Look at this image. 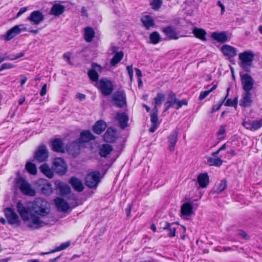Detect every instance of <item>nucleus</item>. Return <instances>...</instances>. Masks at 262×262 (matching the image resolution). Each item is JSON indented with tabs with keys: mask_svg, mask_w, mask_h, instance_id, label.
Returning a JSON list of instances; mask_svg holds the SVG:
<instances>
[{
	"mask_svg": "<svg viewBox=\"0 0 262 262\" xmlns=\"http://www.w3.org/2000/svg\"><path fill=\"white\" fill-rule=\"evenodd\" d=\"M17 212L27 226L32 229H37L47 225L41 217L50 212V204L45 200L36 198L32 203L31 209L36 214L30 213L28 209L20 202L16 205Z\"/></svg>",
	"mask_w": 262,
	"mask_h": 262,
	"instance_id": "f257e3e1",
	"label": "nucleus"
},
{
	"mask_svg": "<svg viewBox=\"0 0 262 262\" xmlns=\"http://www.w3.org/2000/svg\"><path fill=\"white\" fill-rule=\"evenodd\" d=\"M240 66L246 71H249L252 67L254 54L250 51H245L239 54Z\"/></svg>",
	"mask_w": 262,
	"mask_h": 262,
	"instance_id": "f03ea898",
	"label": "nucleus"
},
{
	"mask_svg": "<svg viewBox=\"0 0 262 262\" xmlns=\"http://www.w3.org/2000/svg\"><path fill=\"white\" fill-rule=\"evenodd\" d=\"M16 185L21 192L26 195L34 196L36 191L31 185L23 178H19L16 181Z\"/></svg>",
	"mask_w": 262,
	"mask_h": 262,
	"instance_id": "7ed1b4c3",
	"label": "nucleus"
},
{
	"mask_svg": "<svg viewBox=\"0 0 262 262\" xmlns=\"http://www.w3.org/2000/svg\"><path fill=\"white\" fill-rule=\"evenodd\" d=\"M115 106L122 108L126 105V94L124 91H118L112 96Z\"/></svg>",
	"mask_w": 262,
	"mask_h": 262,
	"instance_id": "20e7f679",
	"label": "nucleus"
},
{
	"mask_svg": "<svg viewBox=\"0 0 262 262\" xmlns=\"http://www.w3.org/2000/svg\"><path fill=\"white\" fill-rule=\"evenodd\" d=\"M100 176L98 171L90 173L85 177V185L89 188H96L99 182Z\"/></svg>",
	"mask_w": 262,
	"mask_h": 262,
	"instance_id": "39448f33",
	"label": "nucleus"
},
{
	"mask_svg": "<svg viewBox=\"0 0 262 262\" xmlns=\"http://www.w3.org/2000/svg\"><path fill=\"white\" fill-rule=\"evenodd\" d=\"M241 83L244 92H251L254 85V80L252 77L247 73L241 76Z\"/></svg>",
	"mask_w": 262,
	"mask_h": 262,
	"instance_id": "423d86ee",
	"label": "nucleus"
},
{
	"mask_svg": "<svg viewBox=\"0 0 262 262\" xmlns=\"http://www.w3.org/2000/svg\"><path fill=\"white\" fill-rule=\"evenodd\" d=\"M52 168L55 172L61 175L64 174L67 171L64 160L61 158H56L53 162Z\"/></svg>",
	"mask_w": 262,
	"mask_h": 262,
	"instance_id": "0eeeda50",
	"label": "nucleus"
},
{
	"mask_svg": "<svg viewBox=\"0 0 262 262\" xmlns=\"http://www.w3.org/2000/svg\"><path fill=\"white\" fill-rule=\"evenodd\" d=\"M166 104H170L172 107L176 105V108L179 110L183 105H187L188 101L185 99L179 100L176 96V95L171 92L168 95V100Z\"/></svg>",
	"mask_w": 262,
	"mask_h": 262,
	"instance_id": "6e6552de",
	"label": "nucleus"
},
{
	"mask_svg": "<svg viewBox=\"0 0 262 262\" xmlns=\"http://www.w3.org/2000/svg\"><path fill=\"white\" fill-rule=\"evenodd\" d=\"M242 124L246 129L255 131L262 126V118L259 120H243Z\"/></svg>",
	"mask_w": 262,
	"mask_h": 262,
	"instance_id": "1a4fd4ad",
	"label": "nucleus"
},
{
	"mask_svg": "<svg viewBox=\"0 0 262 262\" xmlns=\"http://www.w3.org/2000/svg\"><path fill=\"white\" fill-rule=\"evenodd\" d=\"M27 28L24 25H16L9 30L4 36L6 40H10L21 31H26Z\"/></svg>",
	"mask_w": 262,
	"mask_h": 262,
	"instance_id": "9d476101",
	"label": "nucleus"
},
{
	"mask_svg": "<svg viewBox=\"0 0 262 262\" xmlns=\"http://www.w3.org/2000/svg\"><path fill=\"white\" fill-rule=\"evenodd\" d=\"M99 89L105 96L110 95L114 90L112 83L107 79H101L99 81Z\"/></svg>",
	"mask_w": 262,
	"mask_h": 262,
	"instance_id": "9b49d317",
	"label": "nucleus"
},
{
	"mask_svg": "<svg viewBox=\"0 0 262 262\" xmlns=\"http://www.w3.org/2000/svg\"><path fill=\"white\" fill-rule=\"evenodd\" d=\"M5 216L8 222L11 225H19V217L16 212L12 209L7 208L5 209Z\"/></svg>",
	"mask_w": 262,
	"mask_h": 262,
	"instance_id": "f8f14e48",
	"label": "nucleus"
},
{
	"mask_svg": "<svg viewBox=\"0 0 262 262\" xmlns=\"http://www.w3.org/2000/svg\"><path fill=\"white\" fill-rule=\"evenodd\" d=\"M33 25H39L44 19V15L42 12L38 10L33 11L27 18Z\"/></svg>",
	"mask_w": 262,
	"mask_h": 262,
	"instance_id": "ddd939ff",
	"label": "nucleus"
},
{
	"mask_svg": "<svg viewBox=\"0 0 262 262\" xmlns=\"http://www.w3.org/2000/svg\"><path fill=\"white\" fill-rule=\"evenodd\" d=\"M37 184L39 187L42 193L49 195L52 192V185L48 180L43 179H39L37 181Z\"/></svg>",
	"mask_w": 262,
	"mask_h": 262,
	"instance_id": "4468645a",
	"label": "nucleus"
},
{
	"mask_svg": "<svg viewBox=\"0 0 262 262\" xmlns=\"http://www.w3.org/2000/svg\"><path fill=\"white\" fill-rule=\"evenodd\" d=\"M48 152L45 146H39L35 152L34 158L38 162H43L47 160Z\"/></svg>",
	"mask_w": 262,
	"mask_h": 262,
	"instance_id": "2eb2a0df",
	"label": "nucleus"
},
{
	"mask_svg": "<svg viewBox=\"0 0 262 262\" xmlns=\"http://www.w3.org/2000/svg\"><path fill=\"white\" fill-rule=\"evenodd\" d=\"M253 102L252 94L251 92H244L242 94V98L239 105L245 107H250Z\"/></svg>",
	"mask_w": 262,
	"mask_h": 262,
	"instance_id": "dca6fc26",
	"label": "nucleus"
},
{
	"mask_svg": "<svg viewBox=\"0 0 262 262\" xmlns=\"http://www.w3.org/2000/svg\"><path fill=\"white\" fill-rule=\"evenodd\" d=\"M221 50L224 55L228 58H232L237 54L236 49L234 47L228 45H223L221 47Z\"/></svg>",
	"mask_w": 262,
	"mask_h": 262,
	"instance_id": "f3484780",
	"label": "nucleus"
},
{
	"mask_svg": "<svg viewBox=\"0 0 262 262\" xmlns=\"http://www.w3.org/2000/svg\"><path fill=\"white\" fill-rule=\"evenodd\" d=\"M55 185L56 188L59 190V193L60 195H66L70 192V187L66 183L56 181L55 182Z\"/></svg>",
	"mask_w": 262,
	"mask_h": 262,
	"instance_id": "a211bd4d",
	"label": "nucleus"
},
{
	"mask_svg": "<svg viewBox=\"0 0 262 262\" xmlns=\"http://www.w3.org/2000/svg\"><path fill=\"white\" fill-rule=\"evenodd\" d=\"M174 223L170 224L168 222L161 223V228L168 232V236L172 237L176 235V228L174 227Z\"/></svg>",
	"mask_w": 262,
	"mask_h": 262,
	"instance_id": "6ab92c4d",
	"label": "nucleus"
},
{
	"mask_svg": "<svg viewBox=\"0 0 262 262\" xmlns=\"http://www.w3.org/2000/svg\"><path fill=\"white\" fill-rule=\"evenodd\" d=\"M162 31L169 39H177L179 38L178 33L175 29L171 26L163 28Z\"/></svg>",
	"mask_w": 262,
	"mask_h": 262,
	"instance_id": "aec40b11",
	"label": "nucleus"
},
{
	"mask_svg": "<svg viewBox=\"0 0 262 262\" xmlns=\"http://www.w3.org/2000/svg\"><path fill=\"white\" fill-rule=\"evenodd\" d=\"M178 134V129H176L171 133L168 138V142L169 143V149L170 151L174 150V146L177 142Z\"/></svg>",
	"mask_w": 262,
	"mask_h": 262,
	"instance_id": "412c9836",
	"label": "nucleus"
},
{
	"mask_svg": "<svg viewBox=\"0 0 262 262\" xmlns=\"http://www.w3.org/2000/svg\"><path fill=\"white\" fill-rule=\"evenodd\" d=\"M54 202L58 210L62 212H66L68 210L69 205L64 199L57 198L55 199Z\"/></svg>",
	"mask_w": 262,
	"mask_h": 262,
	"instance_id": "4be33fe9",
	"label": "nucleus"
},
{
	"mask_svg": "<svg viewBox=\"0 0 262 262\" xmlns=\"http://www.w3.org/2000/svg\"><path fill=\"white\" fill-rule=\"evenodd\" d=\"M116 138V130L112 128H108L103 136L104 141L107 142H113Z\"/></svg>",
	"mask_w": 262,
	"mask_h": 262,
	"instance_id": "5701e85b",
	"label": "nucleus"
},
{
	"mask_svg": "<svg viewBox=\"0 0 262 262\" xmlns=\"http://www.w3.org/2000/svg\"><path fill=\"white\" fill-rule=\"evenodd\" d=\"M116 119L118 120L120 127L122 129L127 126V122L128 118L125 113H118L116 116Z\"/></svg>",
	"mask_w": 262,
	"mask_h": 262,
	"instance_id": "b1692460",
	"label": "nucleus"
},
{
	"mask_svg": "<svg viewBox=\"0 0 262 262\" xmlns=\"http://www.w3.org/2000/svg\"><path fill=\"white\" fill-rule=\"evenodd\" d=\"M65 11V7L59 4H55L51 8L50 14L56 16L61 15Z\"/></svg>",
	"mask_w": 262,
	"mask_h": 262,
	"instance_id": "393cba45",
	"label": "nucleus"
},
{
	"mask_svg": "<svg viewBox=\"0 0 262 262\" xmlns=\"http://www.w3.org/2000/svg\"><path fill=\"white\" fill-rule=\"evenodd\" d=\"M197 181L201 188H206L209 183V176L207 173H201L197 178Z\"/></svg>",
	"mask_w": 262,
	"mask_h": 262,
	"instance_id": "a878e982",
	"label": "nucleus"
},
{
	"mask_svg": "<svg viewBox=\"0 0 262 262\" xmlns=\"http://www.w3.org/2000/svg\"><path fill=\"white\" fill-rule=\"evenodd\" d=\"M106 123L103 120L98 121L93 127L94 132L97 134H101L106 128Z\"/></svg>",
	"mask_w": 262,
	"mask_h": 262,
	"instance_id": "bb28decb",
	"label": "nucleus"
},
{
	"mask_svg": "<svg viewBox=\"0 0 262 262\" xmlns=\"http://www.w3.org/2000/svg\"><path fill=\"white\" fill-rule=\"evenodd\" d=\"M211 37L214 40L222 43L225 42L228 40L227 33L224 32H213L211 34Z\"/></svg>",
	"mask_w": 262,
	"mask_h": 262,
	"instance_id": "cd10ccee",
	"label": "nucleus"
},
{
	"mask_svg": "<svg viewBox=\"0 0 262 262\" xmlns=\"http://www.w3.org/2000/svg\"><path fill=\"white\" fill-rule=\"evenodd\" d=\"M95 32L94 29L91 27H86L84 30V38L88 42H90L92 41Z\"/></svg>",
	"mask_w": 262,
	"mask_h": 262,
	"instance_id": "c85d7f7f",
	"label": "nucleus"
},
{
	"mask_svg": "<svg viewBox=\"0 0 262 262\" xmlns=\"http://www.w3.org/2000/svg\"><path fill=\"white\" fill-rule=\"evenodd\" d=\"M165 96L162 93H158L154 100V108L152 111L158 112V107L164 101Z\"/></svg>",
	"mask_w": 262,
	"mask_h": 262,
	"instance_id": "c756f323",
	"label": "nucleus"
},
{
	"mask_svg": "<svg viewBox=\"0 0 262 262\" xmlns=\"http://www.w3.org/2000/svg\"><path fill=\"white\" fill-rule=\"evenodd\" d=\"M70 183L73 188L77 191L81 192L83 190V184L79 179L73 177L70 179Z\"/></svg>",
	"mask_w": 262,
	"mask_h": 262,
	"instance_id": "7c9ffc66",
	"label": "nucleus"
},
{
	"mask_svg": "<svg viewBox=\"0 0 262 262\" xmlns=\"http://www.w3.org/2000/svg\"><path fill=\"white\" fill-rule=\"evenodd\" d=\"M113 150L111 145L104 144L101 145L99 148V154L101 157H106Z\"/></svg>",
	"mask_w": 262,
	"mask_h": 262,
	"instance_id": "2f4dec72",
	"label": "nucleus"
},
{
	"mask_svg": "<svg viewBox=\"0 0 262 262\" xmlns=\"http://www.w3.org/2000/svg\"><path fill=\"white\" fill-rule=\"evenodd\" d=\"M193 206L189 203L183 204L181 208V212L183 215L189 216L193 213Z\"/></svg>",
	"mask_w": 262,
	"mask_h": 262,
	"instance_id": "473e14b6",
	"label": "nucleus"
},
{
	"mask_svg": "<svg viewBox=\"0 0 262 262\" xmlns=\"http://www.w3.org/2000/svg\"><path fill=\"white\" fill-rule=\"evenodd\" d=\"M227 188V181L222 180L219 183L216 184L212 190V193H220Z\"/></svg>",
	"mask_w": 262,
	"mask_h": 262,
	"instance_id": "72a5a7b5",
	"label": "nucleus"
},
{
	"mask_svg": "<svg viewBox=\"0 0 262 262\" xmlns=\"http://www.w3.org/2000/svg\"><path fill=\"white\" fill-rule=\"evenodd\" d=\"M192 33L194 35L195 37L203 41H205L206 40V32L204 29L202 28H194L193 29Z\"/></svg>",
	"mask_w": 262,
	"mask_h": 262,
	"instance_id": "f704fd0d",
	"label": "nucleus"
},
{
	"mask_svg": "<svg viewBox=\"0 0 262 262\" xmlns=\"http://www.w3.org/2000/svg\"><path fill=\"white\" fill-rule=\"evenodd\" d=\"M141 20L146 29H149L150 27L154 26V19L148 15L143 16Z\"/></svg>",
	"mask_w": 262,
	"mask_h": 262,
	"instance_id": "c9c22d12",
	"label": "nucleus"
},
{
	"mask_svg": "<svg viewBox=\"0 0 262 262\" xmlns=\"http://www.w3.org/2000/svg\"><path fill=\"white\" fill-rule=\"evenodd\" d=\"M95 139L94 136L90 131H84L81 132L79 140L83 142H87Z\"/></svg>",
	"mask_w": 262,
	"mask_h": 262,
	"instance_id": "e433bc0d",
	"label": "nucleus"
},
{
	"mask_svg": "<svg viewBox=\"0 0 262 262\" xmlns=\"http://www.w3.org/2000/svg\"><path fill=\"white\" fill-rule=\"evenodd\" d=\"M40 171L48 178H52L54 177V173L50 168L48 165L45 163L40 167Z\"/></svg>",
	"mask_w": 262,
	"mask_h": 262,
	"instance_id": "4c0bfd02",
	"label": "nucleus"
},
{
	"mask_svg": "<svg viewBox=\"0 0 262 262\" xmlns=\"http://www.w3.org/2000/svg\"><path fill=\"white\" fill-rule=\"evenodd\" d=\"M53 149L57 152L63 151V144L60 139H55L52 143Z\"/></svg>",
	"mask_w": 262,
	"mask_h": 262,
	"instance_id": "58836bf2",
	"label": "nucleus"
},
{
	"mask_svg": "<svg viewBox=\"0 0 262 262\" xmlns=\"http://www.w3.org/2000/svg\"><path fill=\"white\" fill-rule=\"evenodd\" d=\"M123 56L122 51L116 52L110 62L111 65L113 67L116 66L122 60Z\"/></svg>",
	"mask_w": 262,
	"mask_h": 262,
	"instance_id": "ea45409f",
	"label": "nucleus"
},
{
	"mask_svg": "<svg viewBox=\"0 0 262 262\" xmlns=\"http://www.w3.org/2000/svg\"><path fill=\"white\" fill-rule=\"evenodd\" d=\"M207 163L210 166L220 167L222 165L223 161L220 158L209 157L207 158Z\"/></svg>",
	"mask_w": 262,
	"mask_h": 262,
	"instance_id": "a19ab883",
	"label": "nucleus"
},
{
	"mask_svg": "<svg viewBox=\"0 0 262 262\" xmlns=\"http://www.w3.org/2000/svg\"><path fill=\"white\" fill-rule=\"evenodd\" d=\"M70 243L69 242L62 243L59 246L56 247L55 249L52 250L50 252L41 253V255L49 254L50 253H54L57 251H59L64 250L66 248H67V247H68L70 246Z\"/></svg>",
	"mask_w": 262,
	"mask_h": 262,
	"instance_id": "79ce46f5",
	"label": "nucleus"
},
{
	"mask_svg": "<svg viewBox=\"0 0 262 262\" xmlns=\"http://www.w3.org/2000/svg\"><path fill=\"white\" fill-rule=\"evenodd\" d=\"M25 168L31 174H35L37 172L35 165L32 163L27 162L26 164Z\"/></svg>",
	"mask_w": 262,
	"mask_h": 262,
	"instance_id": "37998d69",
	"label": "nucleus"
},
{
	"mask_svg": "<svg viewBox=\"0 0 262 262\" xmlns=\"http://www.w3.org/2000/svg\"><path fill=\"white\" fill-rule=\"evenodd\" d=\"M151 42L154 44L158 43L160 41V36L157 32H154L150 35Z\"/></svg>",
	"mask_w": 262,
	"mask_h": 262,
	"instance_id": "c03bdc74",
	"label": "nucleus"
},
{
	"mask_svg": "<svg viewBox=\"0 0 262 262\" xmlns=\"http://www.w3.org/2000/svg\"><path fill=\"white\" fill-rule=\"evenodd\" d=\"M88 75L90 79L93 81H97L99 78V75L97 72L92 69L88 72Z\"/></svg>",
	"mask_w": 262,
	"mask_h": 262,
	"instance_id": "a18cd8bd",
	"label": "nucleus"
},
{
	"mask_svg": "<svg viewBox=\"0 0 262 262\" xmlns=\"http://www.w3.org/2000/svg\"><path fill=\"white\" fill-rule=\"evenodd\" d=\"M229 90H230V88H229L227 89V94L225 99L222 102H219L216 104H215V105L213 106V107L212 108V110H211V113H213L215 112H216V111H218L220 109V108H221V106L222 105L223 103H224V102L225 101V99H226V98L228 96V93H229Z\"/></svg>",
	"mask_w": 262,
	"mask_h": 262,
	"instance_id": "49530a36",
	"label": "nucleus"
},
{
	"mask_svg": "<svg viewBox=\"0 0 262 262\" xmlns=\"http://www.w3.org/2000/svg\"><path fill=\"white\" fill-rule=\"evenodd\" d=\"M162 3V0H153L150 5L154 10H158L161 7Z\"/></svg>",
	"mask_w": 262,
	"mask_h": 262,
	"instance_id": "de8ad7c7",
	"label": "nucleus"
},
{
	"mask_svg": "<svg viewBox=\"0 0 262 262\" xmlns=\"http://www.w3.org/2000/svg\"><path fill=\"white\" fill-rule=\"evenodd\" d=\"M238 103L237 98H235L233 100L228 99L225 102V105L226 106H233L235 107H237Z\"/></svg>",
	"mask_w": 262,
	"mask_h": 262,
	"instance_id": "09e8293b",
	"label": "nucleus"
},
{
	"mask_svg": "<svg viewBox=\"0 0 262 262\" xmlns=\"http://www.w3.org/2000/svg\"><path fill=\"white\" fill-rule=\"evenodd\" d=\"M158 112L153 111L150 115V121L151 123L159 124L158 118Z\"/></svg>",
	"mask_w": 262,
	"mask_h": 262,
	"instance_id": "8fccbe9b",
	"label": "nucleus"
},
{
	"mask_svg": "<svg viewBox=\"0 0 262 262\" xmlns=\"http://www.w3.org/2000/svg\"><path fill=\"white\" fill-rule=\"evenodd\" d=\"M15 67V66L10 63H4L2 64L0 67V71L6 69H12Z\"/></svg>",
	"mask_w": 262,
	"mask_h": 262,
	"instance_id": "3c124183",
	"label": "nucleus"
},
{
	"mask_svg": "<svg viewBox=\"0 0 262 262\" xmlns=\"http://www.w3.org/2000/svg\"><path fill=\"white\" fill-rule=\"evenodd\" d=\"M210 93V91H205L201 92L200 95L199 97V100H202L205 99L209 94Z\"/></svg>",
	"mask_w": 262,
	"mask_h": 262,
	"instance_id": "603ef678",
	"label": "nucleus"
},
{
	"mask_svg": "<svg viewBox=\"0 0 262 262\" xmlns=\"http://www.w3.org/2000/svg\"><path fill=\"white\" fill-rule=\"evenodd\" d=\"M238 235L246 240H248L250 238L249 235L243 230H239L238 232Z\"/></svg>",
	"mask_w": 262,
	"mask_h": 262,
	"instance_id": "864d4df0",
	"label": "nucleus"
},
{
	"mask_svg": "<svg viewBox=\"0 0 262 262\" xmlns=\"http://www.w3.org/2000/svg\"><path fill=\"white\" fill-rule=\"evenodd\" d=\"M92 70H95V71L97 72V73L101 72L102 71V67L97 63H92Z\"/></svg>",
	"mask_w": 262,
	"mask_h": 262,
	"instance_id": "5fc2aeb1",
	"label": "nucleus"
},
{
	"mask_svg": "<svg viewBox=\"0 0 262 262\" xmlns=\"http://www.w3.org/2000/svg\"><path fill=\"white\" fill-rule=\"evenodd\" d=\"M20 85L23 86L27 81L28 78L25 75H19Z\"/></svg>",
	"mask_w": 262,
	"mask_h": 262,
	"instance_id": "6e6d98bb",
	"label": "nucleus"
},
{
	"mask_svg": "<svg viewBox=\"0 0 262 262\" xmlns=\"http://www.w3.org/2000/svg\"><path fill=\"white\" fill-rule=\"evenodd\" d=\"M71 54L70 53H66L63 55V59L69 64H71L70 61Z\"/></svg>",
	"mask_w": 262,
	"mask_h": 262,
	"instance_id": "4d7b16f0",
	"label": "nucleus"
},
{
	"mask_svg": "<svg viewBox=\"0 0 262 262\" xmlns=\"http://www.w3.org/2000/svg\"><path fill=\"white\" fill-rule=\"evenodd\" d=\"M225 125H221L220 126L219 130L217 132L218 135H222L225 133L226 130H225Z\"/></svg>",
	"mask_w": 262,
	"mask_h": 262,
	"instance_id": "13d9d810",
	"label": "nucleus"
},
{
	"mask_svg": "<svg viewBox=\"0 0 262 262\" xmlns=\"http://www.w3.org/2000/svg\"><path fill=\"white\" fill-rule=\"evenodd\" d=\"M27 10L28 7H27L21 8L19 10L18 12L17 13L16 17H18L19 16H20L22 14L27 11Z\"/></svg>",
	"mask_w": 262,
	"mask_h": 262,
	"instance_id": "bf43d9fd",
	"label": "nucleus"
},
{
	"mask_svg": "<svg viewBox=\"0 0 262 262\" xmlns=\"http://www.w3.org/2000/svg\"><path fill=\"white\" fill-rule=\"evenodd\" d=\"M47 93V84H44L41 89L40 95L41 96H43L46 94Z\"/></svg>",
	"mask_w": 262,
	"mask_h": 262,
	"instance_id": "052dcab7",
	"label": "nucleus"
},
{
	"mask_svg": "<svg viewBox=\"0 0 262 262\" xmlns=\"http://www.w3.org/2000/svg\"><path fill=\"white\" fill-rule=\"evenodd\" d=\"M217 5L221 8V14H223L225 11V7L220 1L217 2Z\"/></svg>",
	"mask_w": 262,
	"mask_h": 262,
	"instance_id": "680f3d73",
	"label": "nucleus"
},
{
	"mask_svg": "<svg viewBox=\"0 0 262 262\" xmlns=\"http://www.w3.org/2000/svg\"><path fill=\"white\" fill-rule=\"evenodd\" d=\"M158 125H159V124L152 123L149 129V131L150 133L155 132V130H156V129L157 128Z\"/></svg>",
	"mask_w": 262,
	"mask_h": 262,
	"instance_id": "e2e57ef3",
	"label": "nucleus"
},
{
	"mask_svg": "<svg viewBox=\"0 0 262 262\" xmlns=\"http://www.w3.org/2000/svg\"><path fill=\"white\" fill-rule=\"evenodd\" d=\"M76 97L80 100H83L85 98V95L81 93H78Z\"/></svg>",
	"mask_w": 262,
	"mask_h": 262,
	"instance_id": "0e129e2a",
	"label": "nucleus"
},
{
	"mask_svg": "<svg viewBox=\"0 0 262 262\" xmlns=\"http://www.w3.org/2000/svg\"><path fill=\"white\" fill-rule=\"evenodd\" d=\"M131 210H132V205L130 204H129L128 205V207L125 210L126 215L127 216H129L130 215V212H131Z\"/></svg>",
	"mask_w": 262,
	"mask_h": 262,
	"instance_id": "69168bd1",
	"label": "nucleus"
},
{
	"mask_svg": "<svg viewBox=\"0 0 262 262\" xmlns=\"http://www.w3.org/2000/svg\"><path fill=\"white\" fill-rule=\"evenodd\" d=\"M135 71L138 78H140L142 76L141 70L139 69H135Z\"/></svg>",
	"mask_w": 262,
	"mask_h": 262,
	"instance_id": "338daca9",
	"label": "nucleus"
},
{
	"mask_svg": "<svg viewBox=\"0 0 262 262\" xmlns=\"http://www.w3.org/2000/svg\"><path fill=\"white\" fill-rule=\"evenodd\" d=\"M7 59V55L6 54L0 55V63Z\"/></svg>",
	"mask_w": 262,
	"mask_h": 262,
	"instance_id": "774afa93",
	"label": "nucleus"
}]
</instances>
